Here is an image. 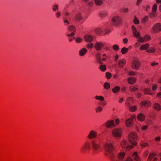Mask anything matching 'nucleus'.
<instances>
[{"label":"nucleus","instance_id":"f257e3e1","mask_svg":"<svg viewBox=\"0 0 161 161\" xmlns=\"http://www.w3.org/2000/svg\"><path fill=\"white\" fill-rule=\"evenodd\" d=\"M105 155L111 161H133L130 157H125V153L119 152L116 153V149L110 142H107L103 146Z\"/></svg>","mask_w":161,"mask_h":161},{"label":"nucleus","instance_id":"f03ea898","mask_svg":"<svg viewBox=\"0 0 161 161\" xmlns=\"http://www.w3.org/2000/svg\"><path fill=\"white\" fill-rule=\"evenodd\" d=\"M91 146L93 149V153L96 155L102 151V148L100 142L97 140H92L90 142H85L81 148L82 153H85L87 150H90Z\"/></svg>","mask_w":161,"mask_h":161},{"label":"nucleus","instance_id":"7ed1b4c3","mask_svg":"<svg viewBox=\"0 0 161 161\" xmlns=\"http://www.w3.org/2000/svg\"><path fill=\"white\" fill-rule=\"evenodd\" d=\"M132 31L134 36L137 39V41L140 42H143L150 40L151 39L150 36L146 35L143 37L140 36V33L138 31L134 25L131 27Z\"/></svg>","mask_w":161,"mask_h":161},{"label":"nucleus","instance_id":"20e7f679","mask_svg":"<svg viewBox=\"0 0 161 161\" xmlns=\"http://www.w3.org/2000/svg\"><path fill=\"white\" fill-rule=\"evenodd\" d=\"M94 47L97 50H110V47H111L108 44L102 42H97L95 43Z\"/></svg>","mask_w":161,"mask_h":161},{"label":"nucleus","instance_id":"39448f33","mask_svg":"<svg viewBox=\"0 0 161 161\" xmlns=\"http://www.w3.org/2000/svg\"><path fill=\"white\" fill-rule=\"evenodd\" d=\"M137 135L136 133L132 132L130 133L128 139L130 143L134 146L137 144L136 140Z\"/></svg>","mask_w":161,"mask_h":161},{"label":"nucleus","instance_id":"423d86ee","mask_svg":"<svg viewBox=\"0 0 161 161\" xmlns=\"http://www.w3.org/2000/svg\"><path fill=\"white\" fill-rule=\"evenodd\" d=\"M161 31V24L160 23H156L154 25L151 29V32L153 33L159 32Z\"/></svg>","mask_w":161,"mask_h":161},{"label":"nucleus","instance_id":"0eeeda50","mask_svg":"<svg viewBox=\"0 0 161 161\" xmlns=\"http://www.w3.org/2000/svg\"><path fill=\"white\" fill-rule=\"evenodd\" d=\"M112 22L113 24L115 26L119 25L121 23L122 19L118 16H114L112 19Z\"/></svg>","mask_w":161,"mask_h":161},{"label":"nucleus","instance_id":"6e6552de","mask_svg":"<svg viewBox=\"0 0 161 161\" xmlns=\"http://www.w3.org/2000/svg\"><path fill=\"white\" fill-rule=\"evenodd\" d=\"M121 145L123 148L128 150H130L133 147V146L129 144L127 141L125 140L122 141L121 143Z\"/></svg>","mask_w":161,"mask_h":161},{"label":"nucleus","instance_id":"1a4fd4ad","mask_svg":"<svg viewBox=\"0 0 161 161\" xmlns=\"http://www.w3.org/2000/svg\"><path fill=\"white\" fill-rule=\"evenodd\" d=\"M113 135L115 137L119 138L121 137L122 130L120 129L115 128L112 131Z\"/></svg>","mask_w":161,"mask_h":161},{"label":"nucleus","instance_id":"9d476101","mask_svg":"<svg viewBox=\"0 0 161 161\" xmlns=\"http://www.w3.org/2000/svg\"><path fill=\"white\" fill-rule=\"evenodd\" d=\"M140 66V63L137 59H134L131 64L132 68L135 70H137Z\"/></svg>","mask_w":161,"mask_h":161},{"label":"nucleus","instance_id":"9b49d317","mask_svg":"<svg viewBox=\"0 0 161 161\" xmlns=\"http://www.w3.org/2000/svg\"><path fill=\"white\" fill-rule=\"evenodd\" d=\"M84 38L86 42H90L93 41L94 37L91 34H86L84 36Z\"/></svg>","mask_w":161,"mask_h":161},{"label":"nucleus","instance_id":"f8f14e48","mask_svg":"<svg viewBox=\"0 0 161 161\" xmlns=\"http://www.w3.org/2000/svg\"><path fill=\"white\" fill-rule=\"evenodd\" d=\"M97 135V133L96 131L93 130H91L89 132L87 137L90 139H94L96 137Z\"/></svg>","mask_w":161,"mask_h":161},{"label":"nucleus","instance_id":"ddd939ff","mask_svg":"<svg viewBox=\"0 0 161 161\" xmlns=\"http://www.w3.org/2000/svg\"><path fill=\"white\" fill-rule=\"evenodd\" d=\"M68 30L70 31L71 32L70 34H67V36H73L74 35V32L76 31V29L75 27L73 25H70L68 27Z\"/></svg>","mask_w":161,"mask_h":161},{"label":"nucleus","instance_id":"4468645a","mask_svg":"<svg viewBox=\"0 0 161 161\" xmlns=\"http://www.w3.org/2000/svg\"><path fill=\"white\" fill-rule=\"evenodd\" d=\"M134 119H135V116L133 115L130 118L125 120V123L127 126H130L132 125V122Z\"/></svg>","mask_w":161,"mask_h":161},{"label":"nucleus","instance_id":"2eb2a0df","mask_svg":"<svg viewBox=\"0 0 161 161\" xmlns=\"http://www.w3.org/2000/svg\"><path fill=\"white\" fill-rule=\"evenodd\" d=\"M94 45L93 43L90 42L87 44L85 46V48H83L81 50H91L93 47Z\"/></svg>","mask_w":161,"mask_h":161},{"label":"nucleus","instance_id":"dca6fc26","mask_svg":"<svg viewBox=\"0 0 161 161\" xmlns=\"http://www.w3.org/2000/svg\"><path fill=\"white\" fill-rule=\"evenodd\" d=\"M105 125L108 128H111L115 126L114 121L113 120L108 121L105 124Z\"/></svg>","mask_w":161,"mask_h":161},{"label":"nucleus","instance_id":"f3484780","mask_svg":"<svg viewBox=\"0 0 161 161\" xmlns=\"http://www.w3.org/2000/svg\"><path fill=\"white\" fill-rule=\"evenodd\" d=\"M153 108L157 111H159L161 109V106L158 103H155L153 104Z\"/></svg>","mask_w":161,"mask_h":161},{"label":"nucleus","instance_id":"a211bd4d","mask_svg":"<svg viewBox=\"0 0 161 161\" xmlns=\"http://www.w3.org/2000/svg\"><path fill=\"white\" fill-rule=\"evenodd\" d=\"M126 61L125 59H122L119 61L118 65L120 68H122L124 67V65L125 64Z\"/></svg>","mask_w":161,"mask_h":161},{"label":"nucleus","instance_id":"6ab92c4d","mask_svg":"<svg viewBox=\"0 0 161 161\" xmlns=\"http://www.w3.org/2000/svg\"><path fill=\"white\" fill-rule=\"evenodd\" d=\"M95 32L98 35L102 34L103 31L102 29L99 28H97L94 30Z\"/></svg>","mask_w":161,"mask_h":161},{"label":"nucleus","instance_id":"aec40b11","mask_svg":"<svg viewBox=\"0 0 161 161\" xmlns=\"http://www.w3.org/2000/svg\"><path fill=\"white\" fill-rule=\"evenodd\" d=\"M101 54L99 53H97V62L99 64H103V62L101 60Z\"/></svg>","mask_w":161,"mask_h":161},{"label":"nucleus","instance_id":"412c9836","mask_svg":"<svg viewBox=\"0 0 161 161\" xmlns=\"http://www.w3.org/2000/svg\"><path fill=\"white\" fill-rule=\"evenodd\" d=\"M145 116L141 113L138 114L137 117V119L140 121H143L145 119Z\"/></svg>","mask_w":161,"mask_h":161},{"label":"nucleus","instance_id":"4be33fe9","mask_svg":"<svg viewBox=\"0 0 161 161\" xmlns=\"http://www.w3.org/2000/svg\"><path fill=\"white\" fill-rule=\"evenodd\" d=\"M133 158L136 161H139L140 158L136 152H134L133 154Z\"/></svg>","mask_w":161,"mask_h":161},{"label":"nucleus","instance_id":"5701e85b","mask_svg":"<svg viewBox=\"0 0 161 161\" xmlns=\"http://www.w3.org/2000/svg\"><path fill=\"white\" fill-rule=\"evenodd\" d=\"M128 83L130 84H133L136 82V79L135 78H129L128 79Z\"/></svg>","mask_w":161,"mask_h":161},{"label":"nucleus","instance_id":"b1692460","mask_svg":"<svg viewBox=\"0 0 161 161\" xmlns=\"http://www.w3.org/2000/svg\"><path fill=\"white\" fill-rule=\"evenodd\" d=\"M132 101V98L131 97H129L126 99V102L125 104L128 107L129 106H130V103Z\"/></svg>","mask_w":161,"mask_h":161},{"label":"nucleus","instance_id":"393cba45","mask_svg":"<svg viewBox=\"0 0 161 161\" xmlns=\"http://www.w3.org/2000/svg\"><path fill=\"white\" fill-rule=\"evenodd\" d=\"M129 89L131 92H135L137 91L138 90V88L135 86H130Z\"/></svg>","mask_w":161,"mask_h":161},{"label":"nucleus","instance_id":"a878e982","mask_svg":"<svg viewBox=\"0 0 161 161\" xmlns=\"http://www.w3.org/2000/svg\"><path fill=\"white\" fill-rule=\"evenodd\" d=\"M75 19L76 21H79L82 19V17L80 13H78L75 15Z\"/></svg>","mask_w":161,"mask_h":161},{"label":"nucleus","instance_id":"bb28decb","mask_svg":"<svg viewBox=\"0 0 161 161\" xmlns=\"http://www.w3.org/2000/svg\"><path fill=\"white\" fill-rule=\"evenodd\" d=\"M148 17L147 16H146L143 18L141 20V22L143 24H145L148 21Z\"/></svg>","mask_w":161,"mask_h":161},{"label":"nucleus","instance_id":"cd10ccee","mask_svg":"<svg viewBox=\"0 0 161 161\" xmlns=\"http://www.w3.org/2000/svg\"><path fill=\"white\" fill-rule=\"evenodd\" d=\"M149 44L147 43L143 45L140 47V49L141 50L147 49L149 47Z\"/></svg>","mask_w":161,"mask_h":161},{"label":"nucleus","instance_id":"c85d7f7f","mask_svg":"<svg viewBox=\"0 0 161 161\" xmlns=\"http://www.w3.org/2000/svg\"><path fill=\"white\" fill-rule=\"evenodd\" d=\"M120 89V88L119 87V86H116L112 89V90L114 93H116L119 92Z\"/></svg>","mask_w":161,"mask_h":161},{"label":"nucleus","instance_id":"c756f323","mask_svg":"<svg viewBox=\"0 0 161 161\" xmlns=\"http://www.w3.org/2000/svg\"><path fill=\"white\" fill-rule=\"evenodd\" d=\"M105 0H94L96 4L98 6H100L103 3V1Z\"/></svg>","mask_w":161,"mask_h":161},{"label":"nucleus","instance_id":"7c9ffc66","mask_svg":"<svg viewBox=\"0 0 161 161\" xmlns=\"http://www.w3.org/2000/svg\"><path fill=\"white\" fill-rule=\"evenodd\" d=\"M142 105L146 107H150L151 106V103L150 101H146L143 102L142 103Z\"/></svg>","mask_w":161,"mask_h":161},{"label":"nucleus","instance_id":"2f4dec72","mask_svg":"<svg viewBox=\"0 0 161 161\" xmlns=\"http://www.w3.org/2000/svg\"><path fill=\"white\" fill-rule=\"evenodd\" d=\"M151 89L149 88H146L143 91L144 93L146 94H148L150 95H151L152 94V93H151Z\"/></svg>","mask_w":161,"mask_h":161},{"label":"nucleus","instance_id":"473e14b6","mask_svg":"<svg viewBox=\"0 0 161 161\" xmlns=\"http://www.w3.org/2000/svg\"><path fill=\"white\" fill-rule=\"evenodd\" d=\"M107 14V13L106 11H103L100 13L99 15L101 17H106Z\"/></svg>","mask_w":161,"mask_h":161},{"label":"nucleus","instance_id":"72a5a7b5","mask_svg":"<svg viewBox=\"0 0 161 161\" xmlns=\"http://www.w3.org/2000/svg\"><path fill=\"white\" fill-rule=\"evenodd\" d=\"M110 86V84L108 82H105L104 85L103 87H104L106 89H108Z\"/></svg>","mask_w":161,"mask_h":161},{"label":"nucleus","instance_id":"f704fd0d","mask_svg":"<svg viewBox=\"0 0 161 161\" xmlns=\"http://www.w3.org/2000/svg\"><path fill=\"white\" fill-rule=\"evenodd\" d=\"M156 155V154L154 153H151L150 154L148 159L149 161H151L152 158Z\"/></svg>","mask_w":161,"mask_h":161},{"label":"nucleus","instance_id":"c9c22d12","mask_svg":"<svg viewBox=\"0 0 161 161\" xmlns=\"http://www.w3.org/2000/svg\"><path fill=\"white\" fill-rule=\"evenodd\" d=\"M95 98L96 99L98 100L103 101L104 100V97L102 96H96Z\"/></svg>","mask_w":161,"mask_h":161},{"label":"nucleus","instance_id":"e433bc0d","mask_svg":"<svg viewBox=\"0 0 161 161\" xmlns=\"http://www.w3.org/2000/svg\"><path fill=\"white\" fill-rule=\"evenodd\" d=\"M100 69L103 71H104L106 69V66L105 65H101L100 66Z\"/></svg>","mask_w":161,"mask_h":161},{"label":"nucleus","instance_id":"4c0bfd02","mask_svg":"<svg viewBox=\"0 0 161 161\" xmlns=\"http://www.w3.org/2000/svg\"><path fill=\"white\" fill-rule=\"evenodd\" d=\"M95 110L96 113L101 112L103 110V108L101 106H98L95 109Z\"/></svg>","mask_w":161,"mask_h":161},{"label":"nucleus","instance_id":"58836bf2","mask_svg":"<svg viewBox=\"0 0 161 161\" xmlns=\"http://www.w3.org/2000/svg\"><path fill=\"white\" fill-rule=\"evenodd\" d=\"M75 41L76 43H80L81 42L83 41V40L82 38L78 37L75 39Z\"/></svg>","mask_w":161,"mask_h":161},{"label":"nucleus","instance_id":"ea45409f","mask_svg":"<svg viewBox=\"0 0 161 161\" xmlns=\"http://www.w3.org/2000/svg\"><path fill=\"white\" fill-rule=\"evenodd\" d=\"M128 107H129L130 111L131 112H134L136 109V106H130Z\"/></svg>","mask_w":161,"mask_h":161},{"label":"nucleus","instance_id":"a19ab883","mask_svg":"<svg viewBox=\"0 0 161 161\" xmlns=\"http://www.w3.org/2000/svg\"><path fill=\"white\" fill-rule=\"evenodd\" d=\"M133 23L136 25L138 24L139 23V20L136 18V17H135L133 20Z\"/></svg>","mask_w":161,"mask_h":161},{"label":"nucleus","instance_id":"79ce46f5","mask_svg":"<svg viewBox=\"0 0 161 161\" xmlns=\"http://www.w3.org/2000/svg\"><path fill=\"white\" fill-rule=\"evenodd\" d=\"M87 51H79V54L80 56H84L86 53Z\"/></svg>","mask_w":161,"mask_h":161},{"label":"nucleus","instance_id":"37998d69","mask_svg":"<svg viewBox=\"0 0 161 161\" xmlns=\"http://www.w3.org/2000/svg\"><path fill=\"white\" fill-rule=\"evenodd\" d=\"M61 13L60 11H58L55 13V16L57 18H59L61 16Z\"/></svg>","mask_w":161,"mask_h":161},{"label":"nucleus","instance_id":"c03bdc74","mask_svg":"<svg viewBox=\"0 0 161 161\" xmlns=\"http://www.w3.org/2000/svg\"><path fill=\"white\" fill-rule=\"evenodd\" d=\"M58 5H55L53 7V10L54 11H55L58 10Z\"/></svg>","mask_w":161,"mask_h":161},{"label":"nucleus","instance_id":"a18cd8bd","mask_svg":"<svg viewBox=\"0 0 161 161\" xmlns=\"http://www.w3.org/2000/svg\"><path fill=\"white\" fill-rule=\"evenodd\" d=\"M156 12H153V11L152 13L150 14V16L151 18H154L156 16Z\"/></svg>","mask_w":161,"mask_h":161},{"label":"nucleus","instance_id":"49530a36","mask_svg":"<svg viewBox=\"0 0 161 161\" xmlns=\"http://www.w3.org/2000/svg\"><path fill=\"white\" fill-rule=\"evenodd\" d=\"M121 10L124 12L127 13L129 11V9L127 8L124 7L121 8Z\"/></svg>","mask_w":161,"mask_h":161},{"label":"nucleus","instance_id":"de8ad7c7","mask_svg":"<svg viewBox=\"0 0 161 161\" xmlns=\"http://www.w3.org/2000/svg\"><path fill=\"white\" fill-rule=\"evenodd\" d=\"M157 6L156 4L154 5L152 8V10L153 12H156L157 9Z\"/></svg>","mask_w":161,"mask_h":161},{"label":"nucleus","instance_id":"09e8293b","mask_svg":"<svg viewBox=\"0 0 161 161\" xmlns=\"http://www.w3.org/2000/svg\"><path fill=\"white\" fill-rule=\"evenodd\" d=\"M113 49L114 50H118L119 49V47L118 45H114L113 46Z\"/></svg>","mask_w":161,"mask_h":161},{"label":"nucleus","instance_id":"8fccbe9b","mask_svg":"<svg viewBox=\"0 0 161 161\" xmlns=\"http://www.w3.org/2000/svg\"><path fill=\"white\" fill-rule=\"evenodd\" d=\"M67 19H68V18H66V17H64V23L66 25L69 24V23L67 20Z\"/></svg>","mask_w":161,"mask_h":161},{"label":"nucleus","instance_id":"3c124183","mask_svg":"<svg viewBox=\"0 0 161 161\" xmlns=\"http://www.w3.org/2000/svg\"><path fill=\"white\" fill-rule=\"evenodd\" d=\"M111 76V73L109 72H107L106 73V76L108 79H109L110 78Z\"/></svg>","mask_w":161,"mask_h":161},{"label":"nucleus","instance_id":"603ef678","mask_svg":"<svg viewBox=\"0 0 161 161\" xmlns=\"http://www.w3.org/2000/svg\"><path fill=\"white\" fill-rule=\"evenodd\" d=\"M157 85L154 84L152 87V90L153 91H155L157 88Z\"/></svg>","mask_w":161,"mask_h":161},{"label":"nucleus","instance_id":"864d4df0","mask_svg":"<svg viewBox=\"0 0 161 161\" xmlns=\"http://www.w3.org/2000/svg\"><path fill=\"white\" fill-rule=\"evenodd\" d=\"M148 126L147 125H144L142 127V130H146Z\"/></svg>","mask_w":161,"mask_h":161},{"label":"nucleus","instance_id":"5fc2aeb1","mask_svg":"<svg viewBox=\"0 0 161 161\" xmlns=\"http://www.w3.org/2000/svg\"><path fill=\"white\" fill-rule=\"evenodd\" d=\"M135 73L133 71H130L129 73V75H135Z\"/></svg>","mask_w":161,"mask_h":161},{"label":"nucleus","instance_id":"6e6d98bb","mask_svg":"<svg viewBox=\"0 0 161 161\" xmlns=\"http://www.w3.org/2000/svg\"><path fill=\"white\" fill-rule=\"evenodd\" d=\"M142 0H137V2L136 3V5L138 6L141 2L142 1Z\"/></svg>","mask_w":161,"mask_h":161},{"label":"nucleus","instance_id":"4d7b16f0","mask_svg":"<svg viewBox=\"0 0 161 161\" xmlns=\"http://www.w3.org/2000/svg\"><path fill=\"white\" fill-rule=\"evenodd\" d=\"M136 96L138 98H140L141 96V94L140 93H137L136 94Z\"/></svg>","mask_w":161,"mask_h":161},{"label":"nucleus","instance_id":"13d9d810","mask_svg":"<svg viewBox=\"0 0 161 161\" xmlns=\"http://www.w3.org/2000/svg\"><path fill=\"white\" fill-rule=\"evenodd\" d=\"M148 144H147V143H144L142 145V146L143 147H145L147 146H148Z\"/></svg>","mask_w":161,"mask_h":161},{"label":"nucleus","instance_id":"bf43d9fd","mask_svg":"<svg viewBox=\"0 0 161 161\" xmlns=\"http://www.w3.org/2000/svg\"><path fill=\"white\" fill-rule=\"evenodd\" d=\"M123 41L125 43H126L128 42V39L126 38L123 39Z\"/></svg>","mask_w":161,"mask_h":161},{"label":"nucleus","instance_id":"052dcab7","mask_svg":"<svg viewBox=\"0 0 161 161\" xmlns=\"http://www.w3.org/2000/svg\"><path fill=\"white\" fill-rule=\"evenodd\" d=\"M160 139V137L159 136H158V137H156L155 138V140L156 141H159Z\"/></svg>","mask_w":161,"mask_h":161},{"label":"nucleus","instance_id":"680f3d73","mask_svg":"<svg viewBox=\"0 0 161 161\" xmlns=\"http://www.w3.org/2000/svg\"><path fill=\"white\" fill-rule=\"evenodd\" d=\"M64 14L65 16H68L69 15V14L67 12H64Z\"/></svg>","mask_w":161,"mask_h":161},{"label":"nucleus","instance_id":"e2e57ef3","mask_svg":"<svg viewBox=\"0 0 161 161\" xmlns=\"http://www.w3.org/2000/svg\"><path fill=\"white\" fill-rule=\"evenodd\" d=\"M158 64V63H152L151 64V65L152 66H154L155 65H157Z\"/></svg>","mask_w":161,"mask_h":161},{"label":"nucleus","instance_id":"0e129e2a","mask_svg":"<svg viewBox=\"0 0 161 161\" xmlns=\"http://www.w3.org/2000/svg\"><path fill=\"white\" fill-rule=\"evenodd\" d=\"M115 122L116 124L118 125L119 122V120L118 119H116L115 120Z\"/></svg>","mask_w":161,"mask_h":161},{"label":"nucleus","instance_id":"69168bd1","mask_svg":"<svg viewBox=\"0 0 161 161\" xmlns=\"http://www.w3.org/2000/svg\"><path fill=\"white\" fill-rule=\"evenodd\" d=\"M156 2L157 3H161V0H156Z\"/></svg>","mask_w":161,"mask_h":161},{"label":"nucleus","instance_id":"338daca9","mask_svg":"<svg viewBox=\"0 0 161 161\" xmlns=\"http://www.w3.org/2000/svg\"><path fill=\"white\" fill-rule=\"evenodd\" d=\"M160 90L161 92L157 94L158 96H161V87H160Z\"/></svg>","mask_w":161,"mask_h":161},{"label":"nucleus","instance_id":"774afa93","mask_svg":"<svg viewBox=\"0 0 161 161\" xmlns=\"http://www.w3.org/2000/svg\"><path fill=\"white\" fill-rule=\"evenodd\" d=\"M121 50H122V51H123V50H128V49L126 47H123L121 49Z\"/></svg>","mask_w":161,"mask_h":161}]
</instances>
